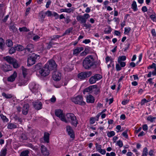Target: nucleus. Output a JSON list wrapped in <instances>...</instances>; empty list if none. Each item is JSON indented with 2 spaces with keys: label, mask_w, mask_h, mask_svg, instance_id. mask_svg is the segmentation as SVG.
Returning a JSON list of instances; mask_svg holds the SVG:
<instances>
[{
  "label": "nucleus",
  "mask_w": 156,
  "mask_h": 156,
  "mask_svg": "<svg viewBox=\"0 0 156 156\" xmlns=\"http://www.w3.org/2000/svg\"><path fill=\"white\" fill-rule=\"evenodd\" d=\"M94 63L93 56H87L83 61V66L86 69H89L94 65Z\"/></svg>",
  "instance_id": "nucleus-1"
},
{
  "label": "nucleus",
  "mask_w": 156,
  "mask_h": 156,
  "mask_svg": "<svg viewBox=\"0 0 156 156\" xmlns=\"http://www.w3.org/2000/svg\"><path fill=\"white\" fill-rule=\"evenodd\" d=\"M39 59L40 56L34 53H33L29 55L27 58V66H30L35 64L36 60Z\"/></svg>",
  "instance_id": "nucleus-2"
},
{
  "label": "nucleus",
  "mask_w": 156,
  "mask_h": 156,
  "mask_svg": "<svg viewBox=\"0 0 156 156\" xmlns=\"http://www.w3.org/2000/svg\"><path fill=\"white\" fill-rule=\"evenodd\" d=\"M66 117L68 120V122H70L71 124L75 127L77 126V124L78 123V121L76 119V116L72 113L67 114L66 115Z\"/></svg>",
  "instance_id": "nucleus-3"
},
{
  "label": "nucleus",
  "mask_w": 156,
  "mask_h": 156,
  "mask_svg": "<svg viewBox=\"0 0 156 156\" xmlns=\"http://www.w3.org/2000/svg\"><path fill=\"white\" fill-rule=\"evenodd\" d=\"M72 101L76 104L80 105H84L85 104V102L83 101V98L81 95H78L77 96L71 98Z\"/></svg>",
  "instance_id": "nucleus-4"
},
{
  "label": "nucleus",
  "mask_w": 156,
  "mask_h": 156,
  "mask_svg": "<svg viewBox=\"0 0 156 156\" xmlns=\"http://www.w3.org/2000/svg\"><path fill=\"white\" fill-rule=\"evenodd\" d=\"M5 60L9 63L12 64L14 68H18L19 65L17 62V61L14 58L9 56L5 57Z\"/></svg>",
  "instance_id": "nucleus-5"
},
{
  "label": "nucleus",
  "mask_w": 156,
  "mask_h": 156,
  "mask_svg": "<svg viewBox=\"0 0 156 156\" xmlns=\"http://www.w3.org/2000/svg\"><path fill=\"white\" fill-rule=\"evenodd\" d=\"M55 114L58 117H59L62 121L66 123L68 122L63 113L62 110L59 109H56L55 111Z\"/></svg>",
  "instance_id": "nucleus-6"
},
{
  "label": "nucleus",
  "mask_w": 156,
  "mask_h": 156,
  "mask_svg": "<svg viewBox=\"0 0 156 156\" xmlns=\"http://www.w3.org/2000/svg\"><path fill=\"white\" fill-rule=\"evenodd\" d=\"M45 65L50 71L54 69L57 66L55 61L52 59H51L48 61Z\"/></svg>",
  "instance_id": "nucleus-7"
},
{
  "label": "nucleus",
  "mask_w": 156,
  "mask_h": 156,
  "mask_svg": "<svg viewBox=\"0 0 156 156\" xmlns=\"http://www.w3.org/2000/svg\"><path fill=\"white\" fill-rule=\"evenodd\" d=\"M102 78V76L101 75L98 74H96L90 78L89 80V83L90 84L94 83L97 81L100 80Z\"/></svg>",
  "instance_id": "nucleus-8"
},
{
  "label": "nucleus",
  "mask_w": 156,
  "mask_h": 156,
  "mask_svg": "<svg viewBox=\"0 0 156 156\" xmlns=\"http://www.w3.org/2000/svg\"><path fill=\"white\" fill-rule=\"evenodd\" d=\"M92 74V72L91 71H87L79 73L77 76L78 78L81 80H83L90 77Z\"/></svg>",
  "instance_id": "nucleus-9"
},
{
  "label": "nucleus",
  "mask_w": 156,
  "mask_h": 156,
  "mask_svg": "<svg viewBox=\"0 0 156 156\" xmlns=\"http://www.w3.org/2000/svg\"><path fill=\"white\" fill-rule=\"evenodd\" d=\"M50 71L49 69L44 65V67L39 71V73L41 76L45 77L49 74Z\"/></svg>",
  "instance_id": "nucleus-10"
},
{
  "label": "nucleus",
  "mask_w": 156,
  "mask_h": 156,
  "mask_svg": "<svg viewBox=\"0 0 156 156\" xmlns=\"http://www.w3.org/2000/svg\"><path fill=\"white\" fill-rule=\"evenodd\" d=\"M32 104L35 109L36 110H39L42 108V105L41 102L33 101L32 102Z\"/></svg>",
  "instance_id": "nucleus-11"
},
{
  "label": "nucleus",
  "mask_w": 156,
  "mask_h": 156,
  "mask_svg": "<svg viewBox=\"0 0 156 156\" xmlns=\"http://www.w3.org/2000/svg\"><path fill=\"white\" fill-rule=\"evenodd\" d=\"M66 129L68 135L71 138H74L75 137L74 132L72 127L70 126H66Z\"/></svg>",
  "instance_id": "nucleus-12"
},
{
  "label": "nucleus",
  "mask_w": 156,
  "mask_h": 156,
  "mask_svg": "<svg viewBox=\"0 0 156 156\" xmlns=\"http://www.w3.org/2000/svg\"><path fill=\"white\" fill-rule=\"evenodd\" d=\"M61 74L57 71H54L53 73L52 77L54 80L58 81L61 79Z\"/></svg>",
  "instance_id": "nucleus-13"
},
{
  "label": "nucleus",
  "mask_w": 156,
  "mask_h": 156,
  "mask_svg": "<svg viewBox=\"0 0 156 156\" xmlns=\"http://www.w3.org/2000/svg\"><path fill=\"white\" fill-rule=\"evenodd\" d=\"M29 105L28 104H25L23 106L22 108V113L24 115H26L27 114L29 109Z\"/></svg>",
  "instance_id": "nucleus-14"
},
{
  "label": "nucleus",
  "mask_w": 156,
  "mask_h": 156,
  "mask_svg": "<svg viewBox=\"0 0 156 156\" xmlns=\"http://www.w3.org/2000/svg\"><path fill=\"white\" fill-rule=\"evenodd\" d=\"M83 50V48L82 47H77L73 50V54L74 55L77 56Z\"/></svg>",
  "instance_id": "nucleus-15"
},
{
  "label": "nucleus",
  "mask_w": 156,
  "mask_h": 156,
  "mask_svg": "<svg viewBox=\"0 0 156 156\" xmlns=\"http://www.w3.org/2000/svg\"><path fill=\"white\" fill-rule=\"evenodd\" d=\"M3 71L5 72L10 71L12 70V67L9 65L5 64L2 66Z\"/></svg>",
  "instance_id": "nucleus-16"
},
{
  "label": "nucleus",
  "mask_w": 156,
  "mask_h": 156,
  "mask_svg": "<svg viewBox=\"0 0 156 156\" xmlns=\"http://www.w3.org/2000/svg\"><path fill=\"white\" fill-rule=\"evenodd\" d=\"M17 73L14 72L12 75L8 78L7 80L8 81L13 82L15 81Z\"/></svg>",
  "instance_id": "nucleus-17"
},
{
  "label": "nucleus",
  "mask_w": 156,
  "mask_h": 156,
  "mask_svg": "<svg viewBox=\"0 0 156 156\" xmlns=\"http://www.w3.org/2000/svg\"><path fill=\"white\" fill-rule=\"evenodd\" d=\"M41 151L42 153L45 156H48L49 155V152H48L47 148L44 145L41 146Z\"/></svg>",
  "instance_id": "nucleus-18"
},
{
  "label": "nucleus",
  "mask_w": 156,
  "mask_h": 156,
  "mask_svg": "<svg viewBox=\"0 0 156 156\" xmlns=\"http://www.w3.org/2000/svg\"><path fill=\"white\" fill-rule=\"evenodd\" d=\"M94 97L91 94L87 95L86 97V101L88 103H93L94 101Z\"/></svg>",
  "instance_id": "nucleus-19"
},
{
  "label": "nucleus",
  "mask_w": 156,
  "mask_h": 156,
  "mask_svg": "<svg viewBox=\"0 0 156 156\" xmlns=\"http://www.w3.org/2000/svg\"><path fill=\"white\" fill-rule=\"evenodd\" d=\"M77 20L81 23H85L87 20L85 19L84 17L82 15H78L76 17Z\"/></svg>",
  "instance_id": "nucleus-20"
},
{
  "label": "nucleus",
  "mask_w": 156,
  "mask_h": 156,
  "mask_svg": "<svg viewBox=\"0 0 156 156\" xmlns=\"http://www.w3.org/2000/svg\"><path fill=\"white\" fill-rule=\"evenodd\" d=\"M50 134L48 133L45 132L44 133V140L45 142L48 143L49 142Z\"/></svg>",
  "instance_id": "nucleus-21"
},
{
  "label": "nucleus",
  "mask_w": 156,
  "mask_h": 156,
  "mask_svg": "<svg viewBox=\"0 0 156 156\" xmlns=\"http://www.w3.org/2000/svg\"><path fill=\"white\" fill-rule=\"evenodd\" d=\"M30 88L32 92L34 93H36L37 91V87L36 84L34 83L32 85H30Z\"/></svg>",
  "instance_id": "nucleus-22"
},
{
  "label": "nucleus",
  "mask_w": 156,
  "mask_h": 156,
  "mask_svg": "<svg viewBox=\"0 0 156 156\" xmlns=\"http://www.w3.org/2000/svg\"><path fill=\"white\" fill-rule=\"evenodd\" d=\"M34 50V45L31 44H28L25 48V50L28 52H32Z\"/></svg>",
  "instance_id": "nucleus-23"
},
{
  "label": "nucleus",
  "mask_w": 156,
  "mask_h": 156,
  "mask_svg": "<svg viewBox=\"0 0 156 156\" xmlns=\"http://www.w3.org/2000/svg\"><path fill=\"white\" fill-rule=\"evenodd\" d=\"M41 64L40 63H38L35 65L32 68V69L34 71H37L41 69Z\"/></svg>",
  "instance_id": "nucleus-24"
},
{
  "label": "nucleus",
  "mask_w": 156,
  "mask_h": 156,
  "mask_svg": "<svg viewBox=\"0 0 156 156\" xmlns=\"http://www.w3.org/2000/svg\"><path fill=\"white\" fill-rule=\"evenodd\" d=\"M17 128V126L14 123H9L8 124L7 128L8 129H12Z\"/></svg>",
  "instance_id": "nucleus-25"
},
{
  "label": "nucleus",
  "mask_w": 156,
  "mask_h": 156,
  "mask_svg": "<svg viewBox=\"0 0 156 156\" xmlns=\"http://www.w3.org/2000/svg\"><path fill=\"white\" fill-rule=\"evenodd\" d=\"M60 11L62 12H65L68 13H70L71 12H73L74 11V9L73 8L67 9H60Z\"/></svg>",
  "instance_id": "nucleus-26"
},
{
  "label": "nucleus",
  "mask_w": 156,
  "mask_h": 156,
  "mask_svg": "<svg viewBox=\"0 0 156 156\" xmlns=\"http://www.w3.org/2000/svg\"><path fill=\"white\" fill-rule=\"evenodd\" d=\"M15 48L16 50L18 51H22L24 49V47L22 45L20 44H16L15 45Z\"/></svg>",
  "instance_id": "nucleus-27"
},
{
  "label": "nucleus",
  "mask_w": 156,
  "mask_h": 156,
  "mask_svg": "<svg viewBox=\"0 0 156 156\" xmlns=\"http://www.w3.org/2000/svg\"><path fill=\"white\" fill-rule=\"evenodd\" d=\"M2 96L6 99H10L13 97L12 94H7L3 92L2 93Z\"/></svg>",
  "instance_id": "nucleus-28"
},
{
  "label": "nucleus",
  "mask_w": 156,
  "mask_h": 156,
  "mask_svg": "<svg viewBox=\"0 0 156 156\" xmlns=\"http://www.w3.org/2000/svg\"><path fill=\"white\" fill-rule=\"evenodd\" d=\"M29 151L28 150L23 151L21 152L20 156H29Z\"/></svg>",
  "instance_id": "nucleus-29"
},
{
  "label": "nucleus",
  "mask_w": 156,
  "mask_h": 156,
  "mask_svg": "<svg viewBox=\"0 0 156 156\" xmlns=\"http://www.w3.org/2000/svg\"><path fill=\"white\" fill-rule=\"evenodd\" d=\"M56 44L57 43H54L53 41H51L50 40L49 43H47V44H48L47 48L48 49H50L52 47L53 45H54Z\"/></svg>",
  "instance_id": "nucleus-30"
},
{
  "label": "nucleus",
  "mask_w": 156,
  "mask_h": 156,
  "mask_svg": "<svg viewBox=\"0 0 156 156\" xmlns=\"http://www.w3.org/2000/svg\"><path fill=\"white\" fill-rule=\"evenodd\" d=\"M22 73L24 77L25 78L28 73V70L23 67Z\"/></svg>",
  "instance_id": "nucleus-31"
},
{
  "label": "nucleus",
  "mask_w": 156,
  "mask_h": 156,
  "mask_svg": "<svg viewBox=\"0 0 156 156\" xmlns=\"http://www.w3.org/2000/svg\"><path fill=\"white\" fill-rule=\"evenodd\" d=\"M0 116L4 122H8L9 121V119L2 114H0Z\"/></svg>",
  "instance_id": "nucleus-32"
},
{
  "label": "nucleus",
  "mask_w": 156,
  "mask_h": 156,
  "mask_svg": "<svg viewBox=\"0 0 156 156\" xmlns=\"http://www.w3.org/2000/svg\"><path fill=\"white\" fill-rule=\"evenodd\" d=\"M6 44L8 47H10L13 45V42L11 40L8 39L6 40Z\"/></svg>",
  "instance_id": "nucleus-33"
},
{
  "label": "nucleus",
  "mask_w": 156,
  "mask_h": 156,
  "mask_svg": "<svg viewBox=\"0 0 156 156\" xmlns=\"http://www.w3.org/2000/svg\"><path fill=\"white\" fill-rule=\"evenodd\" d=\"M131 6L132 8L133 9L134 11H136L137 10V5L136 2L135 1H133V3L132 4Z\"/></svg>",
  "instance_id": "nucleus-34"
},
{
  "label": "nucleus",
  "mask_w": 156,
  "mask_h": 156,
  "mask_svg": "<svg viewBox=\"0 0 156 156\" xmlns=\"http://www.w3.org/2000/svg\"><path fill=\"white\" fill-rule=\"evenodd\" d=\"M10 31H12L13 32H15L17 30V29L14 25H11L9 26Z\"/></svg>",
  "instance_id": "nucleus-35"
},
{
  "label": "nucleus",
  "mask_w": 156,
  "mask_h": 156,
  "mask_svg": "<svg viewBox=\"0 0 156 156\" xmlns=\"http://www.w3.org/2000/svg\"><path fill=\"white\" fill-rule=\"evenodd\" d=\"M126 59V57L125 55L119 56L118 59V62L125 61Z\"/></svg>",
  "instance_id": "nucleus-36"
},
{
  "label": "nucleus",
  "mask_w": 156,
  "mask_h": 156,
  "mask_svg": "<svg viewBox=\"0 0 156 156\" xmlns=\"http://www.w3.org/2000/svg\"><path fill=\"white\" fill-rule=\"evenodd\" d=\"M108 28H105L104 31V32L105 34H109L112 31V29L110 26H108Z\"/></svg>",
  "instance_id": "nucleus-37"
},
{
  "label": "nucleus",
  "mask_w": 156,
  "mask_h": 156,
  "mask_svg": "<svg viewBox=\"0 0 156 156\" xmlns=\"http://www.w3.org/2000/svg\"><path fill=\"white\" fill-rule=\"evenodd\" d=\"M19 31L20 32H28L29 31V30L26 27H20L19 28Z\"/></svg>",
  "instance_id": "nucleus-38"
},
{
  "label": "nucleus",
  "mask_w": 156,
  "mask_h": 156,
  "mask_svg": "<svg viewBox=\"0 0 156 156\" xmlns=\"http://www.w3.org/2000/svg\"><path fill=\"white\" fill-rule=\"evenodd\" d=\"M148 150L146 147L144 148L143 151L142 156H147L148 154Z\"/></svg>",
  "instance_id": "nucleus-39"
},
{
  "label": "nucleus",
  "mask_w": 156,
  "mask_h": 156,
  "mask_svg": "<svg viewBox=\"0 0 156 156\" xmlns=\"http://www.w3.org/2000/svg\"><path fill=\"white\" fill-rule=\"evenodd\" d=\"M150 17L153 21H156V14L154 12L150 15Z\"/></svg>",
  "instance_id": "nucleus-40"
},
{
  "label": "nucleus",
  "mask_w": 156,
  "mask_h": 156,
  "mask_svg": "<svg viewBox=\"0 0 156 156\" xmlns=\"http://www.w3.org/2000/svg\"><path fill=\"white\" fill-rule=\"evenodd\" d=\"M7 151L6 148L4 149L1 151L0 156H5Z\"/></svg>",
  "instance_id": "nucleus-41"
},
{
  "label": "nucleus",
  "mask_w": 156,
  "mask_h": 156,
  "mask_svg": "<svg viewBox=\"0 0 156 156\" xmlns=\"http://www.w3.org/2000/svg\"><path fill=\"white\" fill-rule=\"evenodd\" d=\"M73 29V28L72 27H70V28H69L67 30H66L65 31L64 34V35L69 34L71 32L72 30Z\"/></svg>",
  "instance_id": "nucleus-42"
},
{
  "label": "nucleus",
  "mask_w": 156,
  "mask_h": 156,
  "mask_svg": "<svg viewBox=\"0 0 156 156\" xmlns=\"http://www.w3.org/2000/svg\"><path fill=\"white\" fill-rule=\"evenodd\" d=\"M115 132L113 131L108 132L107 133V136L109 137L113 136L115 135Z\"/></svg>",
  "instance_id": "nucleus-43"
},
{
  "label": "nucleus",
  "mask_w": 156,
  "mask_h": 156,
  "mask_svg": "<svg viewBox=\"0 0 156 156\" xmlns=\"http://www.w3.org/2000/svg\"><path fill=\"white\" fill-rule=\"evenodd\" d=\"M16 50V48H15V46L14 47H12L9 49V52L10 54H12L15 52Z\"/></svg>",
  "instance_id": "nucleus-44"
},
{
  "label": "nucleus",
  "mask_w": 156,
  "mask_h": 156,
  "mask_svg": "<svg viewBox=\"0 0 156 156\" xmlns=\"http://www.w3.org/2000/svg\"><path fill=\"white\" fill-rule=\"evenodd\" d=\"M156 118L155 117H153L151 116H148L147 118V120L148 121H150L151 122H153L154 120Z\"/></svg>",
  "instance_id": "nucleus-45"
},
{
  "label": "nucleus",
  "mask_w": 156,
  "mask_h": 156,
  "mask_svg": "<svg viewBox=\"0 0 156 156\" xmlns=\"http://www.w3.org/2000/svg\"><path fill=\"white\" fill-rule=\"evenodd\" d=\"M60 37V36L58 35H56L53 36L52 37H51V41H53V40H55L58 39Z\"/></svg>",
  "instance_id": "nucleus-46"
},
{
  "label": "nucleus",
  "mask_w": 156,
  "mask_h": 156,
  "mask_svg": "<svg viewBox=\"0 0 156 156\" xmlns=\"http://www.w3.org/2000/svg\"><path fill=\"white\" fill-rule=\"evenodd\" d=\"M97 151H99L101 149V145H99L97 143H96L95 144Z\"/></svg>",
  "instance_id": "nucleus-47"
},
{
  "label": "nucleus",
  "mask_w": 156,
  "mask_h": 156,
  "mask_svg": "<svg viewBox=\"0 0 156 156\" xmlns=\"http://www.w3.org/2000/svg\"><path fill=\"white\" fill-rule=\"evenodd\" d=\"M20 138L22 140H26L27 139V137L26 134L23 133L21 134Z\"/></svg>",
  "instance_id": "nucleus-48"
},
{
  "label": "nucleus",
  "mask_w": 156,
  "mask_h": 156,
  "mask_svg": "<svg viewBox=\"0 0 156 156\" xmlns=\"http://www.w3.org/2000/svg\"><path fill=\"white\" fill-rule=\"evenodd\" d=\"M91 89L90 87V86L89 87H88L86 88L83 91V93L85 94V92H90L91 91Z\"/></svg>",
  "instance_id": "nucleus-49"
},
{
  "label": "nucleus",
  "mask_w": 156,
  "mask_h": 156,
  "mask_svg": "<svg viewBox=\"0 0 156 156\" xmlns=\"http://www.w3.org/2000/svg\"><path fill=\"white\" fill-rule=\"evenodd\" d=\"M40 17L41 19L44 20L45 16V13L44 14L42 12H40L39 13Z\"/></svg>",
  "instance_id": "nucleus-50"
},
{
  "label": "nucleus",
  "mask_w": 156,
  "mask_h": 156,
  "mask_svg": "<svg viewBox=\"0 0 156 156\" xmlns=\"http://www.w3.org/2000/svg\"><path fill=\"white\" fill-rule=\"evenodd\" d=\"M117 144L120 147H122L123 146V144L122 141L120 140L117 141Z\"/></svg>",
  "instance_id": "nucleus-51"
},
{
  "label": "nucleus",
  "mask_w": 156,
  "mask_h": 156,
  "mask_svg": "<svg viewBox=\"0 0 156 156\" xmlns=\"http://www.w3.org/2000/svg\"><path fill=\"white\" fill-rule=\"evenodd\" d=\"M83 27H85L86 29L90 28L91 27V25L89 23L86 24V23H83Z\"/></svg>",
  "instance_id": "nucleus-52"
},
{
  "label": "nucleus",
  "mask_w": 156,
  "mask_h": 156,
  "mask_svg": "<svg viewBox=\"0 0 156 156\" xmlns=\"http://www.w3.org/2000/svg\"><path fill=\"white\" fill-rule=\"evenodd\" d=\"M121 67L119 64H117L116 65L115 68L117 71H118L121 70L122 69Z\"/></svg>",
  "instance_id": "nucleus-53"
},
{
  "label": "nucleus",
  "mask_w": 156,
  "mask_h": 156,
  "mask_svg": "<svg viewBox=\"0 0 156 156\" xmlns=\"http://www.w3.org/2000/svg\"><path fill=\"white\" fill-rule=\"evenodd\" d=\"M45 14L47 15L48 16H52V14L50 10H48L45 12Z\"/></svg>",
  "instance_id": "nucleus-54"
},
{
  "label": "nucleus",
  "mask_w": 156,
  "mask_h": 156,
  "mask_svg": "<svg viewBox=\"0 0 156 156\" xmlns=\"http://www.w3.org/2000/svg\"><path fill=\"white\" fill-rule=\"evenodd\" d=\"M118 62L120 64L121 66L122 67H124L125 66L126 63V62H122V61H120L119 62Z\"/></svg>",
  "instance_id": "nucleus-55"
},
{
  "label": "nucleus",
  "mask_w": 156,
  "mask_h": 156,
  "mask_svg": "<svg viewBox=\"0 0 156 156\" xmlns=\"http://www.w3.org/2000/svg\"><path fill=\"white\" fill-rule=\"evenodd\" d=\"M4 43L3 39L1 37H0V48H2L3 44Z\"/></svg>",
  "instance_id": "nucleus-56"
},
{
  "label": "nucleus",
  "mask_w": 156,
  "mask_h": 156,
  "mask_svg": "<svg viewBox=\"0 0 156 156\" xmlns=\"http://www.w3.org/2000/svg\"><path fill=\"white\" fill-rule=\"evenodd\" d=\"M66 19L65 21L66 23L68 24L71 21V20L70 19V17L69 16H67L65 18Z\"/></svg>",
  "instance_id": "nucleus-57"
},
{
  "label": "nucleus",
  "mask_w": 156,
  "mask_h": 156,
  "mask_svg": "<svg viewBox=\"0 0 156 156\" xmlns=\"http://www.w3.org/2000/svg\"><path fill=\"white\" fill-rule=\"evenodd\" d=\"M86 49H85L84 51L80 53L81 56L86 55L88 53V51H86Z\"/></svg>",
  "instance_id": "nucleus-58"
},
{
  "label": "nucleus",
  "mask_w": 156,
  "mask_h": 156,
  "mask_svg": "<svg viewBox=\"0 0 156 156\" xmlns=\"http://www.w3.org/2000/svg\"><path fill=\"white\" fill-rule=\"evenodd\" d=\"M14 118H15V119H16V120H18V122H19L20 123H22V122H23V120H22V119L21 118L18 117L17 116H16L14 117Z\"/></svg>",
  "instance_id": "nucleus-59"
},
{
  "label": "nucleus",
  "mask_w": 156,
  "mask_h": 156,
  "mask_svg": "<svg viewBox=\"0 0 156 156\" xmlns=\"http://www.w3.org/2000/svg\"><path fill=\"white\" fill-rule=\"evenodd\" d=\"M156 64L154 63H153L151 65L149 66L148 67L147 69H152V68H156Z\"/></svg>",
  "instance_id": "nucleus-60"
},
{
  "label": "nucleus",
  "mask_w": 156,
  "mask_h": 156,
  "mask_svg": "<svg viewBox=\"0 0 156 156\" xmlns=\"http://www.w3.org/2000/svg\"><path fill=\"white\" fill-rule=\"evenodd\" d=\"M122 135L123 136L125 137L126 138H128V135L127 134V131H125L124 132H123L122 134Z\"/></svg>",
  "instance_id": "nucleus-61"
},
{
  "label": "nucleus",
  "mask_w": 156,
  "mask_h": 156,
  "mask_svg": "<svg viewBox=\"0 0 156 156\" xmlns=\"http://www.w3.org/2000/svg\"><path fill=\"white\" fill-rule=\"evenodd\" d=\"M52 16H53L55 17V19H58L59 17V15L58 14L55 12H54L53 13Z\"/></svg>",
  "instance_id": "nucleus-62"
},
{
  "label": "nucleus",
  "mask_w": 156,
  "mask_h": 156,
  "mask_svg": "<svg viewBox=\"0 0 156 156\" xmlns=\"http://www.w3.org/2000/svg\"><path fill=\"white\" fill-rule=\"evenodd\" d=\"M95 120L94 118L91 117L90 119V123L91 124H93L95 122Z\"/></svg>",
  "instance_id": "nucleus-63"
},
{
  "label": "nucleus",
  "mask_w": 156,
  "mask_h": 156,
  "mask_svg": "<svg viewBox=\"0 0 156 156\" xmlns=\"http://www.w3.org/2000/svg\"><path fill=\"white\" fill-rule=\"evenodd\" d=\"M84 17L85 19L87 20V19H88L90 17L89 15L87 13H85L83 15V16Z\"/></svg>",
  "instance_id": "nucleus-64"
}]
</instances>
